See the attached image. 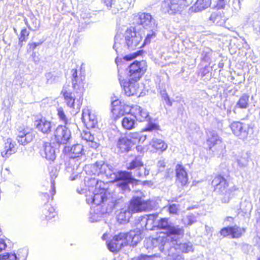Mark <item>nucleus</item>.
<instances>
[{
	"mask_svg": "<svg viewBox=\"0 0 260 260\" xmlns=\"http://www.w3.org/2000/svg\"><path fill=\"white\" fill-rule=\"evenodd\" d=\"M87 169H90L92 174L102 177L105 176L111 181H116L117 185L123 190L126 189L128 183L132 182L134 180L129 172L121 171L116 173L112 166L102 161L96 162L90 166H86V170Z\"/></svg>",
	"mask_w": 260,
	"mask_h": 260,
	"instance_id": "1",
	"label": "nucleus"
},
{
	"mask_svg": "<svg viewBox=\"0 0 260 260\" xmlns=\"http://www.w3.org/2000/svg\"><path fill=\"white\" fill-rule=\"evenodd\" d=\"M152 208L150 200L144 201L141 198L134 197L128 207L121 208L117 211V220L120 224H124L128 222L133 212L149 210Z\"/></svg>",
	"mask_w": 260,
	"mask_h": 260,
	"instance_id": "2",
	"label": "nucleus"
},
{
	"mask_svg": "<svg viewBox=\"0 0 260 260\" xmlns=\"http://www.w3.org/2000/svg\"><path fill=\"white\" fill-rule=\"evenodd\" d=\"M87 184L91 187L95 186V189L93 191V196L91 199L89 198L86 199L88 202L91 201V203L97 205L108 200L113 202V196L106 189V185L104 182L91 178L87 181Z\"/></svg>",
	"mask_w": 260,
	"mask_h": 260,
	"instance_id": "3",
	"label": "nucleus"
},
{
	"mask_svg": "<svg viewBox=\"0 0 260 260\" xmlns=\"http://www.w3.org/2000/svg\"><path fill=\"white\" fill-rule=\"evenodd\" d=\"M212 184L214 191L221 195L220 200L224 204L228 203L238 189L234 185L229 187V182L220 175L216 176L212 180Z\"/></svg>",
	"mask_w": 260,
	"mask_h": 260,
	"instance_id": "4",
	"label": "nucleus"
},
{
	"mask_svg": "<svg viewBox=\"0 0 260 260\" xmlns=\"http://www.w3.org/2000/svg\"><path fill=\"white\" fill-rule=\"evenodd\" d=\"M193 0H164L161 9L165 13L173 14L181 11L192 3Z\"/></svg>",
	"mask_w": 260,
	"mask_h": 260,
	"instance_id": "5",
	"label": "nucleus"
},
{
	"mask_svg": "<svg viewBox=\"0 0 260 260\" xmlns=\"http://www.w3.org/2000/svg\"><path fill=\"white\" fill-rule=\"evenodd\" d=\"M142 37L141 35L136 32L134 27H130L125 32V43L130 50L141 48L143 46L141 43Z\"/></svg>",
	"mask_w": 260,
	"mask_h": 260,
	"instance_id": "6",
	"label": "nucleus"
},
{
	"mask_svg": "<svg viewBox=\"0 0 260 260\" xmlns=\"http://www.w3.org/2000/svg\"><path fill=\"white\" fill-rule=\"evenodd\" d=\"M231 128L236 136L243 140H247L253 133V128L249 124L239 121L233 122Z\"/></svg>",
	"mask_w": 260,
	"mask_h": 260,
	"instance_id": "7",
	"label": "nucleus"
},
{
	"mask_svg": "<svg viewBox=\"0 0 260 260\" xmlns=\"http://www.w3.org/2000/svg\"><path fill=\"white\" fill-rule=\"evenodd\" d=\"M184 232V230L182 226L178 225H174L171 223L169 226L167 233H163L160 235L161 237L167 238L168 245L167 248H168L171 247V246L175 245L177 242L176 236H183Z\"/></svg>",
	"mask_w": 260,
	"mask_h": 260,
	"instance_id": "8",
	"label": "nucleus"
},
{
	"mask_svg": "<svg viewBox=\"0 0 260 260\" xmlns=\"http://www.w3.org/2000/svg\"><path fill=\"white\" fill-rule=\"evenodd\" d=\"M131 80L138 81L145 73L147 70L145 61H135L128 68Z\"/></svg>",
	"mask_w": 260,
	"mask_h": 260,
	"instance_id": "9",
	"label": "nucleus"
},
{
	"mask_svg": "<svg viewBox=\"0 0 260 260\" xmlns=\"http://www.w3.org/2000/svg\"><path fill=\"white\" fill-rule=\"evenodd\" d=\"M167 238L159 235L156 238H147L144 241V246L148 250L158 249L163 252L167 249L168 243Z\"/></svg>",
	"mask_w": 260,
	"mask_h": 260,
	"instance_id": "10",
	"label": "nucleus"
},
{
	"mask_svg": "<svg viewBox=\"0 0 260 260\" xmlns=\"http://www.w3.org/2000/svg\"><path fill=\"white\" fill-rule=\"evenodd\" d=\"M207 145L209 149L212 151L222 150L225 146L222 143V139L214 131H210L208 134L207 140Z\"/></svg>",
	"mask_w": 260,
	"mask_h": 260,
	"instance_id": "11",
	"label": "nucleus"
},
{
	"mask_svg": "<svg viewBox=\"0 0 260 260\" xmlns=\"http://www.w3.org/2000/svg\"><path fill=\"white\" fill-rule=\"evenodd\" d=\"M56 142L59 144H67L71 137L70 129L66 126L58 125L54 132Z\"/></svg>",
	"mask_w": 260,
	"mask_h": 260,
	"instance_id": "12",
	"label": "nucleus"
},
{
	"mask_svg": "<svg viewBox=\"0 0 260 260\" xmlns=\"http://www.w3.org/2000/svg\"><path fill=\"white\" fill-rule=\"evenodd\" d=\"M72 86L74 89L77 93H79L80 95H82L84 91V81L85 76L84 75L77 74V70L72 69Z\"/></svg>",
	"mask_w": 260,
	"mask_h": 260,
	"instance_id": "13",
	"label": "nucleus"
},
{
	"mask_svg": "<svg viewBox=\"0 0 260 260\" xmlns=\"http://www.w3.org/2000/svg\"><path fill=\"white\" fill-rule=\"evenodd\" d=\"M138 23L144 28L149 30H156L157 24L152 16L147 13H139L138 14Z\"/></svg>",
	"mask_w": 260,
	"mask_h": 260,
	"instance_id": "14",
	"label": "nucleus"
},
{
	"mask_svg": "<svg viewBox=\"0 0 260 260\" xmlns=\"http://www.w3.org/2000/svg\"><path fill=\"white\" fill-rule=\"evenodd\" d=\"M35 137V134L31 128L26 127L20 128L17 137L19 144L25 145L32 141Z\"/></svg>",
	"mask_w": 260,
	"mask_h": 260,
	"instance_id": "15",
	"label": "nucleus"
},
{
	"mask_svg": "<svg viewBox=\"0 0 260 260\" xmlns=\"http://www.w3.org/2000/svg\"><path fill=\"white\" fill-rule=\"evenodd\" d=\"M119 80L121 86L123 87V89L125 94L127 96H131L136 94L139 90V84L137 81L132 80L129 79L128 81L122 79L121 76L119 75Z\"/></svg>",
	"mask_w": 260,
	"mask_h": 260,
	"instance_id": "16",
	"label": "nucleus"
},
{
	"mask_svg": "<svg viewBox=\"0 0 260 260\" xmlns=\"http://www.w3.org/2000/svg\"><path fill=\"white\" fill-rule=\"evenodd\" d=\"M129 112L138 121H149L150 119L148 112L138 105H135L131 106Z\"/></svg>",
	"mask_w": 260,
	"mask_h": 260,
	"instance_id": "17",
	"label": "nucleus"
},
{
	"mask_svg": "<svg viewBox=\"0 0 260 260\" xmlns=\"http://www.w3.org/2000/svg\"><path fill=\"white\" fill-rule=\"evenodd\" d=\"M126 168L128 170H134L135 172L138 170L144 171L143 173L140 171L138 172L137 173V177H145L149 173V171L144 166L141 159L138 157H136L129 163L127 164Z\"/></svg>",
	"mask_w": 260,
	"mask_h": 260,
	"instance_id": "18",
	"label": "nucleus"
},
{
	"mask_svg": "<svg viewBox=\"0 0 260 260\" xmlns=\"http://www.w3.org/2000/svg\"><path fill=\"white\" fill-rule=\"evenodd\" d=\"M123 233H120L118 235L115 236L108 244V249L112 252L119 250L122 247L126 245L127 242Z\"/></svg>",
	"mask_w": 260,
	"mask_h": 260,
	"instance_id": "19",
	"label": "nucleus"
},
{
	"mask_svg": "<svg viewBox=\"0 0 260 260\" xmlns=\"http://www.w3.org/2000/svg\"><path fill=\"white\" fill-rule=\"evenodd\" d=\"M82 120L89 128H94L98 125L96 115L94 112L88 108L84 109L82 111Z\"/></svg>",
	"mask_w": 260,
	"mask_h": 260,
	"instance_id": "20",
	"label": "nucleus"
},
{
	"mask_svg": "<svg viewBox=\"0 0 260 260\" xmlns=\"http://www.w3.org/2000/svg\"><path fill=\"white\" fill-rule=\"evenodd\" d=\"M15 143L11 138H7L4 140L3 148L1 150V156L7 159L12 154L16 152Z\"/></svg>",
	"mask_w": 260,
	"mask_h": 260,
	"instance_id": "21",
	"label": "nucleus"
},
{
	"mask_svg": "<svg viewBox=\"0 0 260 260\" xmlns=\"http://www.w3.org/2000/svg\"><path fill=\"white\" fill-rule=\"evenodd\" d=\"M108 9L111 10L112 13L116 14L120 10L124 9L125 6L124 0H102Z\"/></svg>",
	"mask_w": 260,
	"mask_h": 260,
	"instance_id": "22",
	"label": "nucleus"
},
{
	"mask_svg": "<svg viewBox=\"0 0 260 260\" xmlns=\"http://www.w3.org/2000/svg\"><path fill=\"white\" fill-rule=\"evenodd\" d=\"M123 234L125 236L124 239H125L127 242L126 245L135 246L141 240L140 231H131L129 233Z\"/></svg>",
	"mask_w": 260,
	"mask_h": 260,
	"instance_id": "23",
	"label": "nucleus"
},
{
	"mask_svg": "<svg viewBox=\"0 0 260 260\" xmlns=\"http://www.w3.org/2000/svg\"><path fill=\"white\" fill-rule=\"evenodd\" d=\"M36 128L41 133L48 134L51 131L52 123L50 121L44 118L36 121Z\"/></svg>",
	"mask_w": 260,
	"mask_h": 260,
	"instance_id": "24",
	"label": "nucleus"
},
{
	"mask_svg": "<svg viewBox=\"0 0 260 260\" xmlns=\"http://www.w3.org/2000/svg\"><path fill=\"white\" fill-rule=\"evenodd\" d=\"M176 181L181 186L185 185L188 182V176L186 171L180 165H177L176 167Z\"/></svg>",
	"mask_w": 260,
	"mask_h": 260,
	"instance_id": "25",
	"label": "nucleus"
},
{
	"mask_svg": "<svg viewBox=\"0 0 260 260\" xmlns=\"http://www.w3.org/2000/svg\"><path fill=\"white\" fill-rule=\"evenodd\" d=\"M149 145L156 151L162 153L168 148V144L162 139L153 138L149 142Z\"/></svg>",
	"mask_w": 260,
	"mask_h": 260,
	"instance_id": "26",
	"label": "nucleus"
},
{
	"mask_svg": "<svg viewBox=\"0 0 260 260\" xmlns=\"http://www.w3.org/2000/svg\"><path fill=\"white\" fill-rule=\"evenodd\" d=\"M131 141L126 137H120L117 142V146L121 152H128L132 147Z\"/></svg>",
	"mask_w": 260,
	"mask_h": 260,
	"instance_id": "27",
	"label": "nucleus"
},
{
	"mask_svg": "<svg viewBox=\"0 0 260 260\" xmlns=\"http://www.w3.org/2000/svg\"><path fill=\"white\" fill-rule=\"evenodd\" d=\"M157 214H150L146 216L143 217L141 222H145V227L146 230H152L153 227L156 226L157 221Z\"/></svg>",
	"mask_w": 260,
	"mask_h": 260,
	"instance_id": "28",
	"label": "nucleus"
},
{
	"mask_svg": "<svg viewBox=\"0 0 260 260\" xmlns=\"http://www.w3.org/2000/svg\"><path fill=\"white\" fill-rule=\"evenodd\" d=\"M44 151L46 159L53 160L56 157V151L54 146L49 143H45L44 145Z\"/></svg>",
	"mask_w": 260,
	"mask_h": 260,
	"instance_id": "29",
	"label": "nucleus"
},
{
	"mask_svg": "<svg viewBox=\"0 0 260 260\" xmlns=\"http://www.w3.org/2000/svg\"><path fill=\"white\" fill-rule=\"evenodd\" d=\"M162 253L168 255L167 260H184L182 255L176 252L175 247H170L165 249Z\"/></svg>",
	"mask_w": 260,
	"mask_h": 260,
	"instance_id": "30",
	"label": "nucleus"
},
{
	"mask_svg": "<svg viewBox=\"0 0 260 260\" xmlns=\"http://www.w3.org/2000/svg\"><path fill=\"white\" fill-rule=\"evenodd\" d=\"M85 154L83 146L81 144H76L72 146L70 150L71 157L76 158L82 156Z\"/></svg>",
	"mask_w": 260,
	"mask_h": 260,
	"instance_id": "31",
	"label": "nucleus"
},
{
	"mask_svg": "<svg viewBox=\"0 0 260 260\" xmlns=\"http://www.w3.org/2000/svg\"><path fill=\"white\" fill-rule=\"evenodd\" d=\"M61 93L63 95L67 105L70 108H75V98L72 95V93L70 91H67L65 88H63L61 91Z\"/></svg>",
	"mask_w": 260,
	"mask_h": 260,
	"instance_id": "32",
	"label": "nucleus"
},
{
	"mask_svg": "<svg viewBox=\"0 0 260 260\" xmlns=\"http://www.w3.org/2000/svg\"><path fill=\"white\" fill-rule=\"evenodd\" d=\"M131 141L132 145L133 146L137 143L144 142L147 138L146 135H141L140 133L137 132L130 133L126 136Z\"/></svg>",
	"mask_w": 260,
	"mask_h": 260,
	"instance_id": "33",
	"label": "nucleus"
},
{
	"mask_svg": "<svg viewBox=\"0 0 260 260\" xmlns=\"http://www.w3.org/2000/svg\"><path fill=\"white\" fill-rule=\"evenodd\" d=\"M136 121L130 116H124L121 120L122 127L126 130H131L135 127Z\"/></svg>",
	"mask_w": 260,
	"mask_h": 260,
	"instance_id": "34",
	"label": "nucleus"
},
{
	"mask_svg": "<svg viewBox=\"0 0 260 260\" xmlns=\"http://www.w3.org/2000/svg\"><path fill=\"white\" fill-rule=\"evenodd\" d=\"M211 0H198L192 8L195 12H200L210 7Z\"/></svg>",
	"mask_w": 260,
	"mask_h": 260,
	"instance_id": "35",
	"label": "nucleus"
},
{
	"mask_svg": "<svg viewBox=\"0 0 260 260\" xmlns=\"http://www.w3.org/2000/svg\"><path fill=\"white\" fill-rule=\"evenodd\" d=\"M171 247H175L176 250L179 249L181 252L184 253H188L193 251V245L190 242H186L177 244L176 243L175 245L171 246Z\"/></svg>",
	"mask_w": 260,
	"mask_h": 260,
	"instance_id": "36",
	"label": "nucleus"
},
{
	"mask_svg": "<svg viewBox=\"0 0 260 260\" xmlns=\"http://www.w3.org/2000/svg\"><path fill=\"white\" fill-rule=\"evenodd\" d=\"M43 214L44 218L49 220L54 218L57 215V212L53 207L47 205L45 209L43 210Z\"/></svg>",
	"mask_w": 260,
	"mask_h": 260,
	"instance_id": "37",
	"label": "nucleus"
},
{
	"mask_svg": "<svg viewBox=\"0 0 260 260\" xmlns=\"http://www.w3.org/2000/svg\"><path fill=\"white\" fill-rule=\"evenodd\" d=\"M209 20L216 24L221 25L224 22V20L221 16V14L217 11L214 12L211 15Z\"/></svg>",
	"mask_w": 260,
	"mask_h": 260,
	"instance_id": "38",
	"label": "nucleus"
},
{
	"mask_svg": "<svg viewBox=\"0 0 260 260\" xmlns=\"http://www.w3.org/2000/svg\"><path fill=\"white\" fill-rule=\"evenodd\" d=\"M249 95L246 94H243L237 102L236 107L241 109L247 108L249 103Z\"/></svg>",
	"mask_w": 260,
	"mask_h": 260,
	"instance_id": "39",
	"label": "nucleus"
},
{
	"mask_svg": "<svg viewBox=\"0 0 260 260\" xmlns=\"http://www.w3.org/2000/svg\"><path fill=\"white\" fill-rule=\"evenodd\" d=\"M30 19L31 21V25L28 24V21L26 19H24L25 24L28 28L31 30L35 31L38 30L40 27L39 21L34 15H31L30 16Z\"/></svg>",
	"mask_w": 260,
	"mask_h": 260,
	"instance_id": "40",
	"label": "nucleus"
},
{
	"mask_svg": "<svg viewBox=\"0 0 260 260\" xmlns=\"http://www.w3.org/2000/svg\"><path fill=\"white\" fill-rule=\"evenodd\" d=\"M232 227V238H239L245 232L244 229L241 228L237 225Z\"/></svg>",
	"mask_w": 260,
	"mask_h": 260,
	"instance_id": "41",
	"label": "nucleus"
},
{
	"mask_svg": "<svg viewBox=\"0 0 260 260\" xmlns=\"http://www.w3.org/2000/svg\"><path fill=\"white\" fill-rule=\"evenodd\" d=\"M171 223L168 222V218H162L157 221L156 226L158 228L166 230L168 231L169 226L171 225Z\"/></svg>",
	"mask_w": 260,
	"mask_h": 260,
	"instance_id": "42",
	"label": "nucleus"
},
{
	"mask_svg": "<svg viewBox=\"0 0 260 260\" xmlns=\"http://www.w3.org/2000/svg\"><path fill=\"white\" fill-rule=\"evenodd\" d=\"M240 167H245L247 166L248 162V157L246 154L238 155L236 160Z\"/></svg>",
	"mask_w": 260,
	"mask_h": 260,
	"instance_id": "43",
	"label": "nucleus"
},
{
	"mask_svg": "<svg viewBox=\"0 0 260 260\" xmlns=\"http://www.w3.org/2000/svg\"><path fill=\"white\" fill-rule=\"evenodd\" d=\"M182 222L185 225H191L197 222L196 217L192 214L187 215L182 219Z\"/></svg>",
	"mask_w": 260,
	"mask_h": 260,
	"instance_id": "44",
	"label": "nucleus"
},
{
	"mask_svg": "<svg viewBox=\"0 0 260 260\" xmlns=\"http://www.w3.org/2000/svg\"><path fill=\"white\" fill-rule=\"evenodd\" d=\"M29 34V32L26 28H23L21 30L20 36L19 38V44L21 47L22 46V42H26L27 41Z\"/></svg>",
	"mask_w": 260,
	"mask_h": 260,
	"instance_id": "45",
	"label": "nucleus"
},
{
	"mask_svg": "<svg viewBox=\"0 0 260 260\" xmlns=\"http://www.w3.org/2000/svg\"><path fill=\"white\" fill-rule=\"evenodd\" d=\"M0 260H17V257L15 253H6L0 255Z\"/></svg>",
	"mask_w": 260,
	"mask_h": 260,
	"instance_id": "46",
	"label": "nucleus"
},
{
	"mask_svg": "<svg viewBox=\"0 0 260 260\" xmlns=\"http://www.w3.org/2000/svg\"><path fill=\"white\" fill-rule=\"evenodd\" d=\"M212 53V50L208 48H205L203 51L202 58L205 61L208 62L210 59V55Z\"/></svg>",
	"mask_w": 260,
	"mask_h": 260,
	"instance_id": "47",
	"label": "nucleus"
},
{
	"mask_svg": "<svg viewBox=\"0 0 260 260\" xmlns=\"http://www.w3.org/2000/svg\"><path fill=\"white\" fill-rule=\"evenodd\" d=\"M57 115L60 120L62 121L65 124H67L68 119L61 107H59L57 109Z\"/></svg>",
	"mask_w": 260,
	"mask_h": 260,
	"instance_id": "48",
	"label": "nucleus"
},
{
	"mask_svg": "<svg viewBox=\"0 0 260 260\" xmlns=\"http://www.w3.org/2000/svg\"><path fill=\"white\" fill-rule=\"evenodd\" d=\"M159 126L155 123L149 122L147 127L143 129L144 132H152L155 130H159Z\"/></svg>",
	"mask_w": 260,
	"mask_h": 260,
	"instance_id": "49",
	"label": "nucleus"
},
{
	"mask_svg": "<svg viewBox=\"0 0 260 260\" xmlns=\"http://www.w3.org/2000/svg\"><path fill=\"white\" fill-rule=\"evenodd\" d=\"M159 126L155 123L149 122L147 127L143 129L144 132H152L155 130H159Z\"/></svg>",
	"mask_w": 260,
	"mask_h": 260,
	"instance_id": "50",
	"label": "nucleus"
},
{
	"mask_svg": "<svg viewBox=\"0 0 260 260\" xmlns=\"http://www.w3.org/2000/svg\"><path fill=\"white\" fill-rule=\"evenodd\" d=\"M155 30H150V31L147 34L144 42L143 43V45L150 43L151 40L155 38L156 36Z\"/></svg>",
	"mask_w": 260,
	"mask_h": 260,
	"instance_id": "51",
	"label": "nucleus"
},
{
	"mask_svg": "<svg viewBox=\"0 0 260 260\" xmlns=\"http://www.w3.org/2000/svg\"><path fill=\"white\" fill-rule=\"evenodd\" d=\"M167 210L170 214H178L179 211V205L175 204H171L167 208Z\"/></svg>",
	"mask_w": 260,
	"mask_h": 260,
	"instance_id": "52",
	"label": "nucleus"
},
{
	"mask_svg": "<svg viewBox=\"0 0 260 260\" xmlns=\"http://www.w3.org/2000/svg\"><path fill=\"white\" fill-rule=\"evenodd\" d=\"M102 216L100 213L95 212V211L90 212L89 219L92 222H96L99 221Z\"/></svg>",
	"mask_w": 260,
	"mask_h": 260,
	"instance_id": "53",
	"label": "nucleus"
},
{
	"mask_svg": "<svg viewBox=\"0 0 260 260\" xmlns=\"http://www.w3.org/2000/svg\"><path fill=\"white\" fill-rule=\"evenodd\" d=\"M220 233L223 237H230L232 238V227L228 226L222 229Z\"/></svg>",
	"mask_w": 260,
	"mask_h": 260,
	"instance_id": "54",
	"label": "nucleus"
},
{
	"mask_svg": "<svg viewBox=\"0 0 260 260\" xmlns=\"http://www.w3.org/2000/svg\"><path fill=\"white\" fill-rule=\"evenodd\" d=\"M142 50H139L136 52H134V53H133L131 54H129L128 55L124 56L123 58L124 60H127V61L131 60L134 59L135 58H136L138 55H140L142 53Z\"/></svg>",
	"mask_w": 260,
	"mask_h": 260,
	"instance_id": "55",
	"label": "nucleus"
},
{
	"mask_svg": "<svg viewBox=\"0 0 260 260\" xmlns=\"http://www.w3.org/2000/svg\"><path fill=\"white\" fill-rule=\"evenodd\" d=\"M121 37L120 35H116L115 37V43L113 45V48L116 51H118V49L120 47Z\"/></svg>",
	"mask_w": 260,
	"mask_h": 260,
	"instance_id": "56",
	"label": "nucleus"
},
{
	"mask_svg": "<svg viewBox=\"0 0 260 260\" xmlns=\"http://www.w3.org/2000/svg\"><path fill=\"white\" fill-rule=\"evenodd\" d=\"M242 0H233L232 7L236 12L239 11L241 9Z\"/></svg>",
	"mask_w": 260,
	"mask_h": 260,
	"instance_id": "57",
	"label": "nucleus"
},
{
	"mask_svg": "<svg viewBox=\"0 0 260 260\" xmlns=\"http://www.w3.org/2000/svg\"><path fill=\"white\" fill-rule=\"evenodd\" d=\"M82 138L87 142L92 141V140H94L93 136L89 132H84L82 135Z\"/></svg>",
	"mask_w": 260,
	"mask_h": 260,
	"instance_id": "58",
	"label": "nucleus"
},
{
	"mask_svg": "<svg viewBox=\"0 0 260 260\" xmlns=\"http://www.w3.org/2000/svg\"><path fill=\"white\" fill-rule=\"evenodd\" d=\"M47 79V82L48 84H52L54 82L55 77L51 73H48L45 75Z\"/></svg>",
	"mask_w": 260,
	"mask_h": 260,
	"instance_id": "59",
	"label": "nucleus"
},
{
	"mask_svg": "<svg viewBox=\"0 0 260 260\" xmlns=\"http://www.w3.org/2000/svg\"><path fill=\"white\" fill-rule=\"evenodd\" d=\"M161 96H162V98L164 99V100L166 101V103L168 105H169V106H171L172 105V102H171L170 99L168 94L166 92V91H164L161 93Z\"/></svg>",
	"mask_w": 260,
	"mask_h": 260,
	"instance_id": "60",
	"label": "nucleus"
},
{
	"mask_svg": "<svg viewBox=\"0 0 260 260\" xmlns=\"http://www.w3.org/2000/svg\"><path fill=\"white\" fill-rule=\"evenodd\" d=\"M226 5L225 0H217L216 8L219 9H223Z\"/></svg>",
	"mask_w": 260,
	"mask_h": 260,
	"instance_id": "61",
	"label": "nucleus"
},
{
	"mask_svg": "<svg viewBox=\"0 0 260 260\" xmlns=\"http://www.w3.org/2000/svg\"><path fill=\"white\" fill-rule=\"evenodd\" d=\"M88 145L93 149H96L99 146V144L98 142L94 141V140H92V141L88 142Z\"/></svg>",
	"mask_w": 260,
	"mask_h": 260,
	"instance_id": "62",
	"label": "nucleus"
},
{
	"mask_svg": "<svg viewBox=\"0 0 260 260\" xmlns=\"http://www.w3.org/2000/svg\"><path fill=\"white\" fill-rule=\"evenodd\" d=\"M157 167L159 171H162L165 167V162L164 160H159L157 163Z\"/></svg>",
	"mask_w": 260,
	"mask_h": 260,
	"instance_id": "63",
	"label": "nucleus"
},
{
	"mask_svg": "<svg viewBox=\"0 0 260 260\" xmlns=\"http://www.w3.org/2000/svg\"><path fill=\"white\" fill-rule=\"evenodd\" d=\"M40 44H41V43H36V42L29 43L28 44V46H29V48L32 50H34L37 46H39Z\"/></svg>",
	"mask_w": 260,
	"mask_h": 260,
	"instance_id": "64",
	"label": "nucleus"
}]
</instances>
